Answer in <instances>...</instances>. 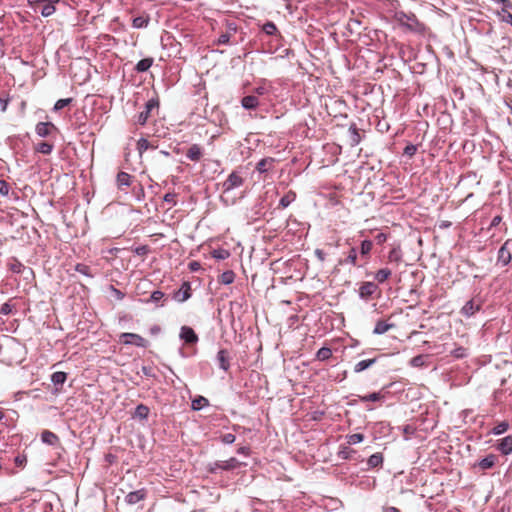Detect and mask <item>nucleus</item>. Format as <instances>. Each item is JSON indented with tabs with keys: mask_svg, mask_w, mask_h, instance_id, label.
<instances>
[{
	"mask_svg": "<svg viewBox=\"0 0 512 512\" xmlns=\"http://www.w3.org/2000/svg\"><path fill=\"white\" fill-rule=\"evenodd\" d=\"M247 464L244 462L238 461L235 457H231L228 460L224 461H216L208 466V471L212 474L218 472V470L223 471H232L240 468L241 466H246Z\"/></svg>",
	"mask_w": 512,
	"mask_h": 512,
	"instance_id": "nucleus-1",
	"label": "nucleus"
},
{
	"mask_svg": "<svg viewBox=\"0 0 512 512\" xmlns=\"http://www.w3.org/2000/svg\"><path fill=\"white\" fill-rule=\"evenodd\" d=\"M398 21L400 24L404 27H406L408 30L413 32L422 33L425 30L424 25L418 21L416 16L412 13L406 14L404 12H401L398 14Z\"/></svg>",
	"mask_w": 512,
	"mask_h": 512,
	"instance_id": "nucleus-2",
	"label": "nucleus"
},
{
	"mask_svg": "<svg viewBox=\"0 0 512 512\" xmlns=\"http://www.w3.org/2000/svg\"><path fill=\"white\" fill-rule=\"evenodd\" d=\"M159 102L156 99H150L146 104L143 111H141L136 118V123L143 126L150 118L151 111L158 108Z\"/></svg>",
	"mask_w": 512,
	"mask_h": 512,
	"instance_id": "nucleus-3",
	"label": "nucleus"
},
{
	"mask_svg": "<svg viewBox=\"0 0 512 512\" xmlns=\"http://www.w3.org/2000/svg\"><path fill=\"white\" fill-rule=\"evenodd\" d=\"M512 258V240L508 239L504 242V244L500 247L498 251V263H501L502 266H506L510 263Z\"/></svg>",
	"mask_w": 512,
	"mask_h": 512,
	"instance_id": "nucleus-4",
	"label": "nucleus"
},
{
	"mask_svg": "<svg viewBox=\"0 0 512 512\" xmlns=\"http://www.w3.org/2000/svg\"><path fill=\"white\" fill-rule=\"evenodd\" d=\"M340 264H349L353 267H362L366 265L364 260H360V256H358L357 250L355 247H351L347 253L345 259L339 261Z\"/></svg>",
	"mask_w": 512,
	"mask_h": 512,
	"instance_id": "nucleus-5",
	"label": "nucleus"
},
{
	"mask_svg": "<svg viewBox=\"0 0 512 512\" xmlns=\"http://www.w3.org/2000/svg\"><path fill=\"white\" fill-rule=\"evenodd\" d=\"M121 339L125 344H133L143 348L147 347L148 344V341L146 339L135 333H123L121 335Z\"/></svg>",
	"mask_w": 512,
	"mask_h": 512,
	"instance_id": "nucleus-6",
	"label": "nucleus"
},
{
	"mask_svg": "<svg viewBox=\"0 0 512 512\" xmlns=\"http://www.w3.org/2000/svg\"><path fill=\"white\" fill-rule=\"evenodd\" d=\"M243 182L244 180L242 176L238 172L233 171L223 183L224 191H230L234 188L240 187Z\"/></svg>",
	"mask_w": 512,
	"mask_h": 512,
	"instance_id": "nucleus-7",
	"label": "nucleus"
},
{
	"mask_svg": "<svg viewBox=\"0 0 512 512\" xmlns=\"http://www.w3.org/2000/svg\"><path fill=\"white\" fill-rule=\"evenodd\" d=\"M379 290L378 285L374 282H363L359 287V296L362 299L368 300L370 299L374 293Z\"/></svg>",
	"mask_w": 512,
	"mask_h": 512,
	"instance_id": "nucleus-8",
	"label": "nucleus"
},
{
	"mask_svg": "<svg viewBox=\"0 0 512 512\" xmlns=\"http://www.w3.org/2000/svg\"><path fill=\"white\" fill-rule=\"evenodd\" d=\"M191 285L189 282H183L181 287L174 292L173 298L177 302H184L191 297Z\"/></svg>",
	"mask_w": 512,
	"mask_h": 512,
	"instance_id": "nucleus-9",
	"label": "nucleus"
},
{
	"mask_svg": "<svg viewBox=\"0 0 512 512\" xmlns=\"http://www.w3.org/2000/svg\"><path fill=\"white\" fill-rule=\"evenodd\" d=\"M35 131L40 137H48L53 131H57V127L51 122H39L35 127Z\"/></svg>",
	"mask_w": 512,
	"mask_h": 512,
	"instance_id": "nucleus-10",
	"label": "nucleus"
},
{
	"mask_svg": "<svg viewBox=\"0 0 512 512\" xmlns=\"http://www.w3.org/2000/svg\"><path fill=\"white\" fill-rule=\"evenodd\" d=\"M496 449L502 455H510L512 453V435H508L500 440L496 444Z\"/></svg>",
	"mask_w": 512,
	"mask_h": 512,
	"instance_id": "nucleus-11",
	"label": "nucleus"
},
{
	"mask_svg": "<svg viewBox=\"0 0 512 512\" xmlns=\"http://www.w3.org/2000/svg\"><path fill=\"white\" fill-rule=\"evenodd\" d=\"M498 461V457L495 454H489L479 462H477L474 467H478L480 470H488L495 466Z\"/></svg>",
	"mask_w": 512,
	"mask_h": 512,
	"instance_id": "nucleus-12",
	"label": "nucleus"
},
{
	"mask_svg": "<svg viewBox=\"0 0 512 512\" xmlns=\"http://www.w3.org/2000/svg\"><path fill=\"white\" fill-rule=\"evenodd\" d=\"M180 337L188 344H195L198 341L197 334L189 326H183L181 328Z\"/></svg>",
	"mask_w": 512,
	"mask_h": 512,
	"instance_id": "nucleus-13",
	"label": "nucleus"
},
{
	"mask_svg": "<svg viewBox=\"0 0 512 512\" xmlns=\"http://www.w3.org/2000/svg\"><path fill=\"white\" fill-rule=\"evenodd\" d=\"M186 156L191 161L198 162L203 156V149L200 145L193 144L188 148Z\"/></svg>",
	"mask_w": 512,
	"mask_h": 512,
	"instance_id": "nucleus-14",
	"label": "nucleus"
},
{
	"mask_svg": "<svg viewBox=\"0 0 512 512\" xmlns=\"http://www.w3.org/2000/svg\"><path fill=\"white\" fill-rule=\"evenodd\" d=\"M147 492L145 489H139L133 492H130L126 496V502L130 505L136 504L146 498Z\"/></svg>",
	"mask_w": 512,
	"mask_h": 512,
	"instance_id": "nucleus-15",
	"label": "nucleus"
},
{
	"mask_svg": "<svg viewBox=\"0 0 512 512\" xmlns=\"http://www.w3.org/2000/svg\"><path fill=\"white\" fill-rule=\"evenodd\" d=\"M373 248V243L371 240H363L360 245V260H364V263H368L370 258V253Z\"/></svg>",
	"mask_w": 512,
	"mask_h": 512,
	"instance_id": "nucleus-16",
	"label": "nucleus"
},
{
	"mask_svg": "<svg viewBox=\"0 0 512 512\" xmlns=\"http://www.w3.org/2000/svg\"><path fill=\"white\" fill-rule=\"evenodd\" d=\"M274 164H275V159L274 158L266 157V158L261 159L257 163L256 170L258 172H260V173H266V172L270 171L274 167Z\"/></svg>",
	"mask_w": 512,
	"mask_h": 512,
	"instance_id": "nucleus-17",
	"label": "nucleus"
},
{
	"mask_svg": "<svg viewBox=\"0 0 512 512\" xmlns=\"http://www.w3.org/2000/svg\"><path fill=\"white\" fill-rule=\"evenodd\" d=\"M41 440L47 444V445H51V446H56V445H59L60 444V439L59 437L49 431V430H44L41 434Z\"/></svg>",
	"mask_w": 512,
	"mask_h": 512,
	"instance_id": "nucleus-18",
	"label": "nucleus"
},
{
	"mask_svg": "<svg viewBox=\"0 0 512 512\" xmlns=\"http://www.w3.org/2000/svg\"><path fill=\"white\" fill-rule=\"evenodd\" d=\"M66 380H67V373H65V372L58 371V372H54L51 375V381L53 382L54 386L56 387V391L61 390V387L63 386V384L65 383Z\"/></svg>",
	"mask_w": 512,
	"mask_h": 512,
	"instance_id": "nucleus-19",
	"label": "nucleus"
},
{
	"mask_svg": "<svg viewBox=\"0 0 512 512\" xmlns=\"http://www.w3.org/2000/svg\"><path fill=\"white\" fill-rule=\"evenodd\" d=\"M480 310V304H476L474 300H469L462 307L461 313L467 317L474 315L477 311Z\"/></svg>",
	"mask_w": 512,
	"mask_h": 512,
	"instance_id": "nucleus-20",
	"label": "nucleus"
},
{
	"mask_svg": "<svg viewBox=\"0 0 512 512\" xmlns=\"http://www.w3.org/2000/svg\"><path fill=\"white\" fill-rule=\"evenodd\" d=\"M241 104L245 109H256L259 105L257 96L248 95L242 98Z\"/></svg>",
	"mask_w": 512,
	"mask_h": 512,
	"instance_id": "nucleus-21",
	"label": "nucleus"
},
{
	"mask_svg": "<svg viewBox=\"0 0 512 512\" xmlns=\"http://www.w3.org/2000/svg\"><path fill=\"white\" fill-rule=\"evenodd\" d=\"M217 360L219 362L220 368L224 371H227L230 367L228 352L224 349L220 350L217 354Z\"/></svg>",
	"mask_w": 512,
	"mask_h": 512,
	"instance_id": "nucleus-22",
	"label": "nucleus"
},
{
	"mask_svg": "<svg viewBox=\"0 0 512 512\" xmlns=\"http://www.w3.org/2000/svg\"><path fill=\"white\" fill-rule=\"evenodd\" d=\"M54 145L50 142H40L34 146V150L44 155H50Z\"/></svg>",
	"mask_w": 512,
	"mask_h": 512,
	"instance_id": "nucleus-23",
	"label": "nucleus"
},
{
	"mask_svg": "<svg viewBox=\"0 0 512 512\" xmlns=\"http://www.w3.org/2000/svg\"><path fill=\"white\" fill-rule=\"evenodd\" d=\"M131 179H132V177H131L130 174L121 171V172H119L117 174V179H116L117 186L119 188H122L124 186H130L131 185Z\"/></svg>",
	"mask_w": 512,
	"mask_h": 512,
	"instance_id": "nucleus-24",
	"label": "nucleus"
},
{
	"mask_svg": "<svg viewBox=\"0 0 512 512\" xmlns=\"http://www.w3.org/2000/svg\"><path fill=\"white\" fill-rule=\"evenodd\" d=\"M388 262L390 263H400L402 261V251L400 247H394L388 253Z\"/></svg>",
	"mask_w": 512,
	"mask_h": 512,
	"instance_id": "nucleus-25",
	"label": "nucleus"
},
{
	"mask_svg": "<svg viewBox=\"0 0 512 512\" xmlns=\"http://www.w3.org/2000/svg\"><path fill=\"white\" fill-rule=\"evenodd\" d=\"M393 327H394V324L387 323L384 320H379V321H377V323H376V325L374 327L373 333L374 334H384L389 329H391Z\"/></svg>",
	"mask_w": 512,
	"mask_h": 512,
	"instance_id": "nucleus-26",
	"label": "nucleus"
},
{
	"mask_svg": "<svg viewBox=\"0 0 512 512\" xmlns=\"http://www.w3.org/2000/svg\"><path fill=\"white\" fill-rule=\"evenodd\" d=\"M382 463H383V456L381 453L372 454L367 460V465L369 468L379 467L382 465Z\"/></svg>",
	"mask_w": 512,
	"mask_h": 512,
	"instance_id": "nucleus-27",
	"label": "nucleus"
},
{
	"mask_svg": "<svg viewBox=\"0 0 512 512\" xmlns=\"http://www.w3.org/2000/svg\"><path fill=\"white\" fill-rule=\"evenodd\" d=\"M153 64L152 58H144L140 60L135 67L137 72H146Z\"/></svg>",
	"mask_w": 512,
	"mask_h": 512,
	"instance_id": "nucleus-28",
	"label": "nucleus"
},
{
	"mask_svg": "<svg viewBox=\"0 0 512 512\" xmlns=\"http://www.w3.org/2000/svg\"><path fill=\"white\" fill-rule=\"evenodd\" d=\"M391 274L392 272L388 268L379 269L375 273V280L378 281L379 283H383L391 276Z\"/></svg>",
	"mask_w": 512,
	"mask_h": 512,
	"instance_id": "nucleus-29",
	"label": "nucleus"
},
{
	"mask_svg": "<svg viewBox=\"0 0 512 512\" xmlns=\"http://www.w3.org/2000/svg\"><path fill=\"white\" fill-rule=\"evenodd\" d=\"M375 362H376V358H373V359H367V360H362V361L358 362V363L354 366V371H355L356 373L362 372V371H364L365 369L369 368L371 365H373Z\"/></svg>",
	"mask_w": 512,
	"mask_h": 512,
	"instance_id": "nucleus-30",
	"label": "nucleus"
},
{
	"mask_svg": "<svg viewBox=\"0 0 512 512\" xmlns=\"http://www.w3.org/2000/svg\"><path fill=\"white\" fill-rule=\"evenodd\" d=\"M234 279L235 274L232 270L225 271L219 276V282L225 285L233 283Z\"/></svg>",
	"mask_w": 512,
	"mask_h": 512,
	"instance_id": "nucleus-31",
	"label": "nucleus"
},
{
	"mask_svg": "<svg viewBox=\"0 0 512 512\" xmlns=\"http://www.w3.org/2000/svg\"><path fill=\"white\" fill-rule=\"evenodd\" d=\"M382 399H384V395H382L380 392H374V393H371L368 395L359 396V400L363 403L369 402V401L376 402V401H380Z\"/></svg>",
	"mask_w": 512,
	"mask_h": 512,
	"instance_id": "nucleus-32",
	"label": "nucleus"
},
{
	"mask_svg": "<svg viewBox=\"0 0 512 512\" xmlns=\"http://www.w3.org/2000/svg\"><path fill=\"white\" fill-rule=\"evenodd\" d=\"M208 404L209 401L205 397L198 396L197 398L192 400L191 407L193 410H200L203 407L207 406Z\"/></svg>",
	"mask_w": 512,
	"mask_h": 512,
	"instance_id": "nucleus-33",
	"label": "nucleus"
},
{
	"mask_svg": "<svg viewBox=\"0 0 512 512\" xmlns=\"http://www.w3.org/2000/svg\"><path fill=\"white\" fill-rule=\"evenodd\" d=\"M510 425L507 421L499 422L496 426L493 427L491 433L494 435H501L508 431Z\"/></svg>",
	"mask_w": 512,
	"mask_h": 512,
	"instance_id": "nucleus-34",
	"label": "nucleus"
},
{
	"mask_svg": "<svg viewBox=\"0 0 512 512\" xmlns=\"http://www.w3.org/2000/svg\"><path fill=\"white\" fill-rule=\"evenodd\" d=\"M295 198H296L295 193L290 191L289 193H287L286 195H284V196L280 199V201H279V206H280V207H282V208H286V207H288V206L290 205V203H291L292 201H294V200H295Z\"/></svg>",
	"mask_w": 512,
	"mask_h": 512,
	"instance_id": "nucleus-35",
	"label": "nucleus"
},
{
	"mask_svg": "<svg viewBox=\"0 0 512 512\" xmlns=\"http://www.w3.org/2000/svg\"><path fill=\"white\" fill-rule=\"evenodd\" d=\"M55 11H56V8H55L54 4L46 2L45 4L42 5L40 13L43 17H49L52 14H54Z\"/></svg>",
	"mask_w": 512,
	"mask_h": 512,
	"instance_id": "nucleus-36",
	"label": "nucleus"
},
{
	"mask_svg": "<svg viewBox=\"0 0 512 512\" xmlns=\"http://www.w3.org/2000/svg\"><path fill=\"white\" fill-rule=\"evenodd\" d=\"M332 356V351L328 347H322L317 351L316 357L320 361H325Z\"/></svg>",
	"mask_w": 512,
	"mask_h": 512,
	"instance_id": "nucleus-37",
	"label": "nucleus"
},
{
	"mask_svg": "<svg viewBox=\"0 0 512 512\" xmlns=\"http://www.w3.org/2000/svg\"><path fill=\"white\" fill-rule=\"evenodd\" d=\"M149 148H155V147L152 146L147 139L141 138V139L138 140V142H137V150H138L140 155H142Z\"/></svg>",
	"mask_w": 512,
	"mask_h": 512,
	"instance_id": "nucleus-38",
	"label": "nucleus"
},
{
	"mask_svg": "<svg viewBox=\"0 0 512 512\" xmlns=\"http://www.w3.org/2000/svg\"><path fill=\"white\" fill-rule=\"evenodd\" d=\"M149 23L148 16H138L133 19L132 25L134 28H143L146 27Z\"/></svg>",
	"mask_w": 512,
	"mask_h": 512,
	"instance_id": "nucleus-39",
	"label": "nucleus"
},
{
	"mask_svg": "<svg viewBox=\"0 0 512 512\" xmlns=\"http://www.w3.org/2000/svg\"><path fill=\"white\" fill-rule=\"evenodd\" d=\"M149 415V408L144 404H139L135 409V416L140 419H146Z\"/></svg>",
	"mask_w": 512,
	"mask_h": 512,
	"instance_id": "nucleus-40",
	"label": "nucleus"
},
{
	"mask_svg": "<svg viewBox=\"0 0 512 512\" xmlns=\"http://www.w3.org/2000/svg\"><path fill=\"white\" fill-rule=\"evenodd\" d=\"M364 440V435L361 433H354L347 437V442L349 445H354L360 443Z\"/></svg>",
	"mask_w": 512,
	"mask_h": 512,
	"instance_id": "nucleus-41",
	"label": "nucleus"
},
{
	"mask_svg": "<svg viewBox=\"0 0 512 512\" xmlns=\"http://www.w3.org/2000/svg\"><path fill=\"white\" fill-rule=\"evenodd\" d=\"M75 270L85 276L92 277L91 269L89 266L79 263L75 266Z\"/></svg>",
	"mask_w": 512,
	"mask_h": 512,
	"instance_id": "nucleus-42",
	"label": "nucleus"
},
{
	"mask_svg": "<svg viewBox=\"0 0 512 512\" xmlns=\"http://www.w3.org/2000/svg\"><path fill=\"white\" fill-rule=\"evenodd\" d=\"M262 30L268 35H274L277 32V27L273 22H266Z\"/></svg>",
	"mask_w": 512,
	"mask_h": 512,
	"instance_id": "nucleus-43",
	"label": "nucleus"
},
{
	"mask_svg": "<svg viewBox=\"0 0 512 512\" xmlns=\"http://www.w3.org/2000/svg\"><path fill=\"white\" fill-rule=\"evenodd\" d=\"M72 102V98L59 99L54 105V111H59L68 106Z\"/></svg>",
	"mask_w": 512,
	"mask_h": 512,
	"instance_id": "nucleus-44",
	"label": "nucleus"
},
{
	"mask_svg": "<svg viewBox=\"0 0 512 512\" xmlns=\"http://www.w3.org/2000/svg\"><path fill=\"white\" fill-rule=\"evenodd\" d=\"M212 255L216 259L223 260V259H226L229 256V252L227 250H224V249H218V250H214Z\"/></svg>",
	"mask_w": 512,
	"mask_h": 512,
	"instance_id": "nucleus-45",
	"label": "nucleus"
},
{
	"mask_svg": "<svg viewBox=\"0 0 512 512\" xmlns=\"http://www.w3.org/2000/svg\"><path fill=\"white\" fill-rule=\"evenodd\" d=\"M133 251L138 256H145L149 253L150 249H149V246L142 245V246L136 247Z\"/></svg>",
	"mask_w": 512,
	"mask_h": 512,
	"instance_id": "nucleus-46",
	"label": "nucleus"
},
{
	"mask_svg": "<svg viewBox=\"0 0 512 512\" xmlns=\"http://www.w3.org/2000/svg\"><path fill=\"white\" fill-rule=\"evenodd\" d=\"M235 440H236V436L232 433H226L221 436V441L224 444H232L235 442Z\"/></svg>",
	"mask_w": 512,
	"mask_h": 512,
	"instance_id": "nucleus-47",
	"label": "nucleus"
},
{
	"mask_svg": "<svg viewBox=\"0 0 512 512\" xmlns=\"http://www.w3.org/2000/svg\"><path fill=\"white\" fill-rule=\"evenodd\" d=\"M417 151V146L416 145H413V144H409L407 145L405 148H404V154L409 156V157H412L415 155Z\"/></svg>",
	"mask_w": 512,
	"mask_h": 512,
	"instance_id": "nucleus-48",
	"label": "nucleus"
},
{
	"mask_svg": "<svg viewBox=\"0 0 512 512\" xmlns=\"http://www.w3.org/2000/svg\"><path fill=\"white\" fill-rule=\"evenodd\" d=\"M10 186L5 180H0V194L7 196L9 194Z\"/></svg>",
	"mask_w": 512,
	"mask_h": 512,
	"instance_id": "nucleus-49",
	"label": "nucleus"
},
{
	"mask_svg": "<svg viewBox=\"0 0 512 512\" xmlns=\"http://www.w3.org/2000/svg\"><path fill=\"white\" fill-rule=\"evenodd\" d=\"M164 296H165V294H164L162 291H160V290H156V291H154V292L151 294L150 299H151V301H153V302H158V301H160L161 299H163V298H164Z\"/></svg>",
	"mask_w": 512,
	"mask_h": 512,
	"instance_id": "nucleus-50",
	"label": "nucleus"
},
{
	"mask_svg": "<svg viewBox=\"0 0 512 512\" xmlns=\"http://www.w3.org/2000/svg\"><path fill=\"white\" fill-rule=\"evenodd\" d=\"M164 201L173 206L176 205V194L175 193H166L164 195Z\"/></svg>",
	"mask_w": 512,
	"mask_h": 512,
	"instance_id": "nucleus-51",
	"label": "nucleus"
},
{
	"mask_svg": "<svg viewBox=\"0 0 512 512\" xmlns=\"http://www.w3.org/2000/svg\"><path fill=\"white\" fill-rule=\"evenodd\" d=\"M424 363L423 357L421 355L415 356L411 359V365L414 367L422 366Z\"/></svg>",
	"mask_w": 512,
	"mask_h": 512,
	"instance_id": "nucleus-52",
	"label": "nucleus"
},
{
	"mask_svg": "<svg viewBox=\"0 0 512 512\" xmlns=\"http://www.w3.org/2000/svg\"><path fill=\"white\" fill-rule=\"evenodd\" d=\"M452 353L456 358H463L466 356V350L462 347L455 349Z\"/></svg>",
	"mask_w": 512,
	"mask_h": 512,
	"instance_id": "nucleus-53",
	"label": "nucleus"
},
{
	"mask_svg": "<svg viewBox=\"0 0 512 512\" xmlns=\"http://www.w3.org/2000/svg\"><path fill=\"white\" fill-rule=\"evenodd\" d=\"M28 3L36 10L38 7H40V5L45 4L46 0H28Z\"/></svg>",
	"mask_w": 512,
	"mask_h": 512,
	"instance_id": "nucleus-54",
	"label": "nucleus"
},
{
	"mask_svg": "<svg viewBox=\"0 0 512 512\" xmlns=\"http://www.w3.org/2000/svg\"><path fill=\"white\" fill-rule=\"evenodd\" d=\"M12 311V308L9 304L7 303H4L1 308H0V313L3 314V315H8L9 313H11Z\"/></svg>",
	"mask_w": 512,
	"mask_h": 512,
	"instance_id": "nucleus-55",
	"label": "nucleus"
},
{
	"mask_svg": "<svg viewBox=\"0 0 512 512\" xmlns=\"http://www.w3.org/2000/svg\"><path fill=\"white\" fill-rule=\"evenodd\" d=\"M237 453L243 454L245 456H249L251 453V450L248 446H242L237 449Z\"/></svg>",
	"mask_w": 512,
	"mask_h": 512,
	"instance_id": "nucleus-56",
	"label": "nucleus"
},
{
	"mask_svg": "<svg viewBox=\"0 0 512 512\" xmlns=\"http://www.w3.org/2000/svg\"><path fill=\"white\" fill-rule=\"evenodd\" d=\"M375 239L378 244H383L387 240V234L379 233L378 235H376Z\"/></svg>",
	"mask_w": 512,
	"mask_h": 512,
	"instance_id": "nucleus-57",
	"label": "nucleus"
},
{
	"mask_svg": "<svg viewBox=\"0 0 512 512\" xmlns=\"http://www.w3.org/2000/svg\"><path fill=\"white\" fill-rule=\"evenodd\" d=\"M315 255H316V257L318 258V260H320V261H322V262H323V261H325L326 254H325V252H324L323 250H321V249H316V250H315Z\"/></svg>",
	"mask_w": 512,
	"mask_h": 512,
	"instance_id": "nucleus-58",
	"label": "nucleus"
},
{
	"mask_svg": "<svg viewBox=\"0 0 512 512\" xmlns=\"http://www.w3.org/2000/svg\"><path fill=\"white\" fill-rule=\"evenodd\" d=\"M229 39H230V36H229L228 34H222V35L219 37L218 41H219V43H221V44H227V43L229 42Z\"/></svg>",
	"mask_w": 512,
	"mask_h": 512,
	"instance_id": "nucleus-59",
	"label": "nucleus"
},
{
	"mask_svg": "<svg viewBox=\"0 0 512 512\" xmlns=\"http://www.w3.org/2000/svg\"><path fill=\"white\" fill-rule=\"evenodd\" d=\"M189 267L192 271H196L200 268V264L196 261H193L189 264Z\"/></svg>",
	"mask_w": 512,
	"mask_h": 512,
	"instance_id": "nucleus-60",
	"label": "nucleus"
},
{
	"mask_svg": "<svg viewBox=\"0 0 512 512\" xmlns=\"http://www.w3.org/2000/svg\"><path fill=\"white\" fill-rule=\"evenodd\" d=\"M383 512H399V510L396 507L387 506L383 507Z\"/></svg>",
	"mask_w": 512,
	"mask_h": 512,
	"instance_id": "nucleus-61",
	"label": "nucleus"
},
{
	"mask_svg": "<svg viewBox=\"0 0 512 512\" xmlns=\"http://www.w3.org/2000/svg\"><path fill=\"white\" fill-rule=\"evenodd\" d=\"M0 103L2 106L1 110L4 112L7 109L8 101L0 99Z\"/></svg>",
	"mask_w": 512,
	"mask_h": 512,
	"instance_id": "nucleus-62",
	"label": "nucleus"
},
{
	"mask_svg": "<svg viewBox=\"0 0 512 512\" xmlns=\"http://www.w3.org/2000/svg\"><path fill=\"white\" fill-rule=\"evenodd\" d=\"M500 221H501V217L496 216V217H494V218H493V220H492V225H493V226H495V225H497Z\"/></svg>",
	"mask_w": 512,
	"mask_h": 512,
	"instance_id": "nucleus-63",
	"label": "nucleus"
},
{
	"mask_svg": "<svg viewBox=\"0 0 512 512\" xmlns=\"http://www.w3.org/2000/svg\"><path fill=\"white\" fill-rule=\"evenodd\" d=\"M4 418V412L0 410V421Z\"/></svg>",
	"mask_w": 512,
	"mask_h": 512,
	"instance_id": "nucleus-64",
	"label": "nucleus"
}]
</instances>
